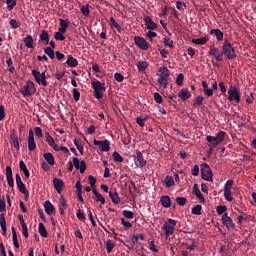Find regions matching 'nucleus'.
I'll list each match as a JSON object with an SVG mask.
<instances>
[{
  "label": "nucleus",
  "mask_w": 256,
  "mask_h": 256,
  "mask_svg": "<svg viewBox=\"0 0 256 256\" xmlns=\"http://www.w3.org/2000/svg\"><path fill=\"white\" fill-rule=\"evenodd\" d=\"M0 227L2 229V235L5 237L7 235V220L5 219V214H0Z\"/></svg>",
  "instance_id": "nucleus-22"
},
{
  "label": "nucleus",
  "mask_w": 256,
  "mask_h": 256,
  "mask_svg": "<svg viewBox=\"0 0 256 256\" xmlns=\"http://www.w3.org/2000/svg\"><path fill=\"white\" fill-rule=\"evenodd\" d=\"M159 78L158 83L160 87H163V89H167L169 85V77H171V72L167 68V66H163L159 68Z\"/></svg>",
  "instance_id": "nucleus-1"
},
{
  "label": "nucleus",
  "mask_w": 256,
  "mask_h": 256,
  "mask_svg": "<svg viewBox=\"0 0 256 256\" xmlns=\"http://www.w3.org/2000/svg\"><path fill=\"white\" fill-rule=\"evenodd\" d=\"M203 96H197L195 98V102L193 103V107H201V105H203Z\"/></svg>",
  "instance_id": "nucleus-50"
},
{
  "label": "nucleus",
  "mask_w": 256,
  "mask_h": 256,
  "mask_svg": "<svg viewBox=\"0 0 256 256\" xmlns=\"http://www.w3.org/2000/svg\"><path fill=\"white\" fill-rule=\"evenodd\" d=\"M164 45H165L166 47H170V49H173V47H175V46L173 45V40H171V38H169V37H165V38H164Z\"/></svg>",
  "instance_id": "nucleus-56"
},
{
  "label": "nucleus",
  "mask_w": 256,
  "mask_h": 256,
  "mask_svg": "<svg viewBox=\"0 0 256 256\" xmlns=\"http://www.w3.org/2000/svg\"><path fill=\"white\" fill-rule=\"evenodd\" d=\"M222 225L228 229V231H235V224L233 222V219L229 217V214L224 213L222 215Z\"/></svg>",
  "instance_id": "nucleus-10"
},
{
  "label": "nucleus",
  "mask_w": 256,
  "mask_h": 256,
  "mask_svg": "<svg viewBox=\"0 0 256 256\" xmlns=\"http://www.w3.org/2000/svg\"><path fill=\"white\" fill-rule=\"evenodd\" d=\"M54 39H56V41H65V36L61 31H58L55 33Z\"/></svg>",
  "instance_id": "nucleus-57"
},
{
  "label": "nucleus",
  "mask_w": 256,
  "mask_h": 256,
  "mask_svg": "<svg viewBox=\"0 0 256 256\" xmlns=\"http://www.w3.org/2000/svg\"><path fill=\"white\" fill-rule=\"evenodd\" d=\"M12 241L15 249H19V240L17 239V231L15 230V227H12Z\"/></svg>",
  "instance_id": "nucleus-33"
},
{
  "label": "nucleus",
  "mask_w": 256,
  "mask_h": 256,
  "mask_svg": "<svg viewBox=\"0 0 256 256\" xmlns=\"http://www.w3.org/2000/svg\"><path fill=\"white\" fill-rule=\"evenodd\" d=\"M53 185L57 193H61L63 191V187L65 186V182L59 178H54L53 179Z\"/></svg>",
  "instance_id": "nucleus-20"
},
{
  "label": "nucleus",
  "mask_w": 256,
  "mask_h": 256,
  "mask_svg": "<svg viewBox=\"0 0 256 256\" xmlns=\"http://www.w3.org/2000/svg\"><path fill=\"white\" fill-rule=\"evenodd\" d=\"M6 179L9 187H15V181L13 180V169H11V166H6Z\"/></svg>",
  "instance_id": "nucleus-18"
},
{
  "label": "nucleus",
  "mask_w": 256,
  "mask_h": 256,
  "mask_svg": "<svg viewBox=\"0 0 256 256\" xmlns=\"http://www.w3.org/2000/svg\"><path fill=\"white\" fill-rule=\"evenodd\" d=\"M19 167H20V171H22L24 173L25 177L27 179H29L31 174L29 173V169H27V164H25V162L23 160H21L20 164H19Z\"/></svg>",
  "instance_id": "nucleus-31"
},
{
  "label": "nucleus",
  "mask_w": 256,
  "mask_h": 256,
  "mask_svg": "<svg viewBox=\"0 0 256 256\" xmlns=\"http://www.w3.org/2000/svg\"><path fill=\"white\" fill-rule=\"evenodd\" d=\"M225 135H226V133L223 131H219L216 134V140L218 141V143H223V141L225 140Z\"/></svg>",
  "instance_id": "nucleus-49"
},
{
  "label": "nucleus",
  "mask_w": 256,
  "mask_h": 256,
  "mask_svg": "<svg viewBox=\"0 0 256 256\" xmlns=\"http://www.w3.org/2000/svg\"><path fill=\"white\" fill-rule=\"evenodd\" d=\"M111 29H116L118 31V33H123V28L121 27V25H119V23H117V21L115 20L114 17L110 18V23H109Z\"/></svg>",
  "instance_id": "nucleus-25"
},
{
  "label": "nucleus",
  "mask_w": 256,
  "mask_h": 256,
  "mask_svg": "<svg viewBox=\"0 0 256 256\" xmlns=\"http://www.w3.org/2000/svg\"><path fill=\"white\" fill-rule=\"evenodd\" d=\"M147 119H149V116L142 115L136 118V123L139 125V127H145V121H147Z\"/></svg>",
  "instance_id": "nucleus-36"
},
{
  "label": "nucleus",
  "mask_w": 256,
  "mask_h": 256,
  "mask_svg": "<svg viewBox=\"0 0 256 256\" xmlns=\"http://www.w3.org/2000/svg\"><path fill=\"white\" fill-rule=\"evenodd\" d=\"M233 183V180H228L224 186V198L226 201H229V203L233 201V196L231 195V187H233Z\"/></svg>",
  "instance_id": "nucleus-13"
},
{
  "label": "nucleus",
  "mask_w": 256,
  "mask_h": 256,
  "mask_svg": "<svg viewBox=\"0 0 256 256\" xmlns=\"http://www.w3.org/2000/svg\"><path fill=\"white\" fill-rule=\"evenodd\" d=\"M144 23L149 31H155V29H157V23H155V21H153L149 16L144 17Z\"/></svg>",
  "instance_id": "nucleus-19"
},
{
  "label": "nucleus",
  "mask_w": 256,
  "mask_h": 256,
  "mask_svg": "<svg viewBox=\"0 0 256 256\" xmlns=\"http://www.w3.org/2000/svg\"><path fill=\"white\" fill-rule=\"evenodd\" d=\"M203 209V206L201 205H196L192 208V215H201V211Z\"/></svg>",
  "instance_id": "nucleus-48"
},
{
  "label": "nucleus",
  "mask_w": 256,
  "mask_h": 256,
  "mask_svg": "<svg viewBox=\"0 0 256 256\" xmlns=\"http://www.w3.org/2000/svg\"><path fill=\"white\" fill-rule=\"evenodd\" d=\"M222 55H225L226 59L228 61H232V59H235L237 57V54L235 53V48L229 42V40H225L222 45Z\"/></svg>",
  "instance_id": "nucleus-2"
},
{
  "label": "nucleus",
  "mask_w": 256,
  "mask_h": 256,
  "mask_svg": "<svg viewBox=\"0 0 256 256\" xmlns=\"http://www.w3.org/2000/svg\"><path fill=\"white\" fill-rule=\"evenodd\" d=\"M93 143H94V145L99 147L100 151H102V152L111 151V142H109V140L94 139Z\"/></svg>",
  "instance_id": "nucleus-11"
},
{
  "label": "nucleus",
  "mask_w": 256,
  "mask_h": 256,
  "mask_svg": "<svg viewBox=\"0 0 256 256\" xmlns=\"http://www.w3.org/2000/svg\"><path fill=\"white\" fill-rule=\"evenodd\" d=\"M43 157H44V159H45V161H46V163H47L48 165H55V157L53 156L52 153H50V152L45 153V154L43 155Z\"/></svg>",
  "instance_id": "nucleus-30"
},
{
  "label": "nucleus",
  "mask_w": 256,
  "mask_h": 256,
  "mask_svg": "<svg viewBox=\"0 0 256 256\" xmlns=\"http://www.w3.org/2000/svg\"><path fill=\"white\" fill-rule=\"evenodd\" d=\"M66 65H68V67H77V65H79V61H77V58L72 55H68Z\"/></svg>",
  "instance_id": "nucleus-28"
},
{
  "label": "nucleus",
  "mask_w": 256,
  "mask_h": 256,
  "mask_svg": "<svg viewBox=\"0 0 256 256\" xmlns=\"http://www.w3.org/2000/svg\"><path fill=\"white\" fill-rule=\"evenodd\" d=\"M72 93H73V99L74 101H79V99H81V92H79V90H77V88H74L72 90Z\"/></svg>",
  "instance_id": "nucleus-53"
},
{
  "label": "nucleus",
  "mask_w": 256,
  "mask_h": 256,
  "mask_svg": "<svg viewBox=\"0 0 256 256\" xmlns=\"http://www.w3.org/2000/svg\"><path fill=\"white\" fill-rule=\"evenodd\" d=\"M201 177L204 181H209L210 183H213V171L211 170L209 164L203 163L201 165Z\"/></svg>",
  "instance_id": "nucleus-6"
},
{
  "label": "nucleus",
  "mask_w": 256,
  "mask_h": 256,
  "mask_svg": "<svg viewBox=\"0 0 256 256\" xmlns=\"http://www.w3.org/2000/svg\"><path fill=\"white\" fill-rule=\"evenodd\" d=\"M81 13L84 15V17H89V15L91 13V11L89 10V5H87L86 7L82 6Z\"/></svg>",
  "instance_id": "nucleus-58"
},
{
  "label": "nucleus",
  "mask_w": 256,
  "mask_h": 256,
  "mask_svg": "<svg viewBox=\"0 0 256 256\" xmlns=\"http://www.w3.org/2000/svg\"><path fill=\"white\" fill-rule=\"evenodd\" d=\"M162 207H165V209H169L171 207V197L168 195L162 196L160 198Z\"/></svg>",
  "instance_id": "nucleus-27"
},
{
  "label": "nucleus",
  "mask_w": 256,
  "mask_h": 256,
  "mask_svg": "<svg viewBox=\"0 0 256 256\" xmlns=\"http://www.w3.org/2000/svg\"><path fill=\"white\" fill-rule=\"evenodd\" d=\"M92 87L94 89V97L96 99H103V93H105V83H101L99 80L92 82Z\"/></svg>",
  "instance_id": "nucleus-5"
},
{
  "label": "nucleus",
  "mask_w": 256,
  "mask_h": 256,
  "mask_svg": "<svg viewBox=\"0 0 256 256\" xmlns=\"http://www.w3.org/2000/svg\"><path fill=\"white\" fill-rule=\"evenodd\" d=\"M74 145L76 147V149H78L79 153H81V155H83V145L79 144V140L75 139L74 140Z\"/></svg>",
  "instance_id": "nucleus-61"
},
{
  "label": "nucleus",
  "mask_w": 256,
  "mask_h": 256,
  "mask_svg": "<svg viewBox=\"0 0 256 256\" xmlns=\"http://www.w3.org/2000/svg\"><path fill=\"white\" fill-rule=\"evenodd\" d=\"M163 183L165 187H173V185H175V180L173 179V176H166Z\"/></svg>",
  "instance_id": "nucleus-37"
},
{
  "label": "nucleus",
  "mask_w": 256,
  "mask_h": 256,
  "mask_svg": "<svg viewBox=\"0 0 256 256\" xmlns=\"http://www.w3.org/2000/svg\"><path fill=\"white\" fill-rule=\"evenodd\" d=\"M193 193L200 201H202V203H205V197H203V194L201 193V190H199V186L197 184L193 185Z\"/></svg>",
  "instance_id": "nucleus-26"
},
{
  "label": "nucleus",
  "mask_w": 256,
  "mask_h": 256,
  "mask_svg": "<svg viewBox=\"0 0 256 256\" xmlns=\"http://www.w3.org/2000/svg\"><path fill=\"white\" fill-rule=\"evenodd\" d=\"M228 100L235 101V103L241 102V95L239 94L237 86H230V89L228 90Z\"/></svg>",
  "instance_id": "nucleus-8"
},
{
  "label": "nucleus",
  "mask_w": 256,
  "mask_h": 256,
  "mask_svg": "<svg viewBox=\"0 0 256 256\" xmlns=\"http://www.w3.org/2000/svg\"><path fill=\"white\" fill-rule=\"evenodd\" d=\"M10 139L12 141L13 147H15V149H17V151H19V149H20L19 143L21 141H23V138L22 137L19 138V136L17 135V132L15 130H13L10 134Z\"/></svg>",
  "instance_id": "nucleus-15"
},
{
  "label": "nucleus",
  "mask_w": 256,
  "mask_h": 256,
  "mask_svg": "<svg viewBox=\"0 0 256 256\" xmlns=\"http://www.w3.org/2000/svg\"><path fill=\"white\" fill-rule=\"evenodd\" d=\"M28 149L29 151H35V149H37V144L35 143V133H33L32 129L29 130Z\"/></svg>",
  "instance_id": "nucleus-16"
},
{
  "label": "nucleus",
  "mask_w": 256,
  "mask_h": 256,
  "mask_svg": "<svg viewBox=\"0 0 256 256\" xmlns=\"http://www.w3.org/2000/svg\"><path fill=\"white\" fill-rule=\"evenodd\" d=\"M184 81L185 76L183 74H179L176 78V84L178 85V87H182Z\"/></svg>",
  "instance_id": "nucleus-52"
},
{
  "label": "nucleus",
  "mask_w": 256,
  "mask_h": 256,
  "mask_svg": "<svg viewBox=\"0 0 256 256\" xmlns=\"http://www.w3.org/2000/svg\"><path fill=\"white\" fill-rule=\"evenodd\" d=\"M59 21L60 27L58 31H60V33H67V28L69 27V20H64L63 18H60Z\"/></svg>",
  "instance_id": "nucleus-24"
},
{
  "label": "nucleus",
  "mask_w": 256,
  "mask_h": 256,
  "mask_svg": "<svg viewBox=\"0 0 256 256\" xmlns=\"http://www.w3.org/2000/svg\"><path fill=\"white\" fill-rule=\"evenodd\" d=\"M36 91L37 89L35 88V83L32 81H27L26 85L21 88L20 93L23 95V97H33Z\"/></svg>",
  "instance_id": "nucleus-4"
},
{
  "label": "nucleus",
  "mask_w": 256,
  "mask_h": 256,
  "mask_svg": "<svg viewBox=\"0 0 256 256\" xmlns=\"http://www.w3.org/2000/svg\"><path fill=\"white\" fill-rule=\"evenodd\" d=\"M210 35H215L217 41H223V32L220 29H212Z\"/></svg>",
  "instance_id": "nucleus-32"
},
{
  "label": "nucleus",
  "mask_w": 256,
  "mask_h": 256,
  "mask_svg": "<svg viewBox=\"0 0 256 256\" xmlns=\"http://www.w3.org/2000/svg\"><path fill=\"white\" fill-rule=\"evenodd\" d=\"M175 227H177V220L169 218L168 221L164 223L162 229L165 233L166 239H169V237L175 233Z\"/></svg>",
  "instance_id": "nucleus-3"
},
{
  "label": "nucleus",
  "mask_w": 256,
  "mask_h": 256,
  "mask_svg": "<svg viewBox=\"0 0 256 256\" xmlns=\"http://www.w3.org/2000/svg\"><path fill=\"white\" fill-rule=\"evenodd\" d=\"M121 224L125 227V231H127V229H131L133 227V224H131V222L125 220V218H121Z\"/></svg>",
  "instance_id": "nucleus-54"
},
{
  "label": "nucleus",
  "mask_w": 256,
  "mask_h": 256,
  "mask_svg": "<svg viewBox=\"0 0 256 256\" xmlns=\"http://www.w3.org/2000/svg\"><path fill=\"white\" fill-rule=\"evenodd\" d=\"M227 211V206H217L216 207V212L218 213V215H225V212Z\"/></svg>",
  "instance_id": "nucleus-55"
},
{
  "label": "nucleus",
  "mask_w": 256,
  "mask_h": 256,
  "mask_svg": "<svg viewBox=\"0 0 256 256\" xmlns=\"http://www.w3.org/2000/svg\"><path fill=\"white\" fill-rule=\"evenodd\" d=\"M122 215L126 217V219H133V212L130 210H124Z\"/></svg>",
  "instance_id": "nucleus-62"
},
{
  "label": "nucleus",
  "mask_w": 256,
  "mask_h": 256,
  "mask_svg": "<svg viewBox=\"0 0 256 256\" xmlns=\"http://www.w3.org/2000/svg\"><path fill=\"white\" fill-rule=\"evenodd\" d=\"M45 138H46V142L48 143V145L50 147H52L53 144L55 143V139L52 136L49 135V132H46Z\"/></svg>",
  "instance_id": "nucleus-51"
},
{
  "label": "nucleus",
  "mask_w": 256,
  "mask_h": 256,
  "mask_svg": "<svg viewBox=\"0 0 256 256\" xmlns=\"http://www.w3.org/2000/svg\"><path fill=\"white\" fill-rule=\"evenodd\" d=\"M44 209L47 215H53L55 213V206L50 201L44 203Z\"/></svg>",
  "instance_id": "nucleus-23"
},
{
  "label": "nucleus",
  "mask_w": 256,
  "mask_h": 256,
  "mask_svg": "<svg viewBox=\"0 0 256 256\" xmlns=\"http://www.w3.org/2000/svg\"><path fill=\"white\" fill-rule=\"evenodd\" d=\"M25 47L28 49H33V36L28 34L24 39H23Z\"/></svg>",
  "instance_id": "nucleus-29"
},
{
  "label": "nucleus",
  "mask_w": 256,
  "mask_h": 256,
  "mask_svg": "<svg viewBox=\"0 0 256 256\" xmlns=\"http://www.w3.org/2000/svg\"><path fill=\"white\" fill-rule=\"evenodd\" d=\"M41 42H44L45 45H47L49 43V32H47L46 30H43L40 35L39 43H41Z\"/></svg>",
  "instance_id": "nucleus-34"
},
{
  "label": "nucleus",
  "mask_w": 256,
  "mask_h": 256,
  "mask_svg": "<svg viewBox=\"0 0 256 256\" xmlns=\"http://www.w3.org/2000/svg\"><path fill=\"white\" fill-rule=\"evenodd\" d=\"M134 163L139 169L147 165V160L143 158V153H141V151H136V153L134 154Z\"/></svg>",
  "instance_id": "nucleus-12"
},
{
  "label": "nucleus",
  "mask_w": 256,
  "mask_h": 256,
  "mask_svg": "<svg viewBox=\"0 0 256 256\" xmlns=\"http://www.w3.org/2000/svg\"><path fill=\"white\" fill-rule=\"evenodd\" d=\"M38 231L41 237H47V229L45 228V224H43L42 222L39 223Z\"/></svg>",
  "instance_id": "nucleus-42"
},
{
  "label": "nucleus",
  "mask_w": 256,
  "mask_h": 256,
  "mask_svg": "<svg viewBox=\"0 0 256 256\" xmlns=\"http://www.w3.org/2000/svg\"><path fill=\"white\" fill-rule=\"evenodd\" d=\"M209 55L215 57L216 61H223V52L219 50V48L215 47V45L210 46Z\"/></svg>",
  "instance_id": "nucleus-14"
},
{
  "label": "nucleus",
  "mask_w": 256,
  "mask_h": 256,
  "mask_svg": "<svg viewBox=\"0 0 256 256\" xmlns=\"http://www.w3.org/2000/svg\"><path fill=\"white\" fill-rule=\"evenodd\" d=\"M139 239L140 241H145V235L143 234L133 235V238H132L133 245H136V243H139Z\"/></svg>",
  "instance_id": "nucleus-45"
},
{
  "label": "nucleus",
  "mask_w": 256,
  "mask_h": 256,
  "mask_svg": "<svg viewBox=\"0 0 256 256\" xmlns=\"http://www.w3.org/2000/svg\"><path fill=\"white\" fill-rule=\"evenodd\" d=\"M207 41H209V38H207V37L192 39V43L194 45H205L207 43Z\"/></svg>",
  "instance_id": "nucleus-39"
},
{
  "label": "nucleus",
  "mask_w": 256,
  "mask_h": 256,
  "mask_svg": "<svg viewBox=\"0 0 256 256\" xmlns=\"http://www.w3.org/2000/svg\"><path fill=\"white\" fill-rule=\"evenodd\" d=\"M113 157V161H115V163H123V156H121V154H119V152L115 151L112 154Z\"/></svg>",
  "instance_id": "nucleus-43"
},
{
  "label": "nucleus",
  "mask_w": 256,
  "mask_h": 256,
  "mask_svg": "<svg viewBox=\"0 0 256 256\" xmlns=\"http://www.w3.org/2000/svg\"><path fill=\"white\" fill-rule=\"evenodd\" d=\"M20 193H23V195H29V191H27V187L25 186V183L22 182H18L16 183Z\"/></svg>",
  "instance_id": "nucleus-38"
},
{
  "label": "nucleus",
  "mask_w": 256,
  "mask_h": 256,
  "mask_svg": "<svg viewBox=\"0 0 256 256\" xmlns=\"http://www.w3.org/2000/svg\"><path fill=\"white\" fill-rule=\"evenodd\" d=\"M78 169H79L80 173H85V171L87 169V164L85 163V160H82L80 162V166Z\"/></svg>",
  "instance_id": "nucleus-64"
},
{
  "label": "nucleus",
  "mask_w": 256,
  "mask_h": 256,
  "mask_svg": "<svg viewBox=\"0 0 256 256\" xmlns=\"http://www.w3.org/2000/svg\"><path fill=\"white\" fill-rule=\"evenodd\" d=\"M105 244L107 253H111V251L115 249V243L113 242V240H107Z\"/></svg>",
  "instance_id": "nucleus-44"
},
{
  "label": "nucleus",
  "mask_w": 256,
  "mask_h": 256,
  "mask_svg": "<svg viewBox=\"0 0 256 256\" xmlns=\"http://www.w3.org/2000/svg\"><path fill=\"white\" fill-rule=\"evenodd\" d=\"M154 101L158 104L163 103V96H161V94L159 93H154Z\"/></svg>",
  "instance_id": "nucleus-60"
},
{
  "label": "nucleus",
  "mask_w": 256,
  "mask_h": 256,
  "mask_svg": "<svg viewBox=\"0 0 256 256\" xmlns=\"http://www.w3.org/2000/svg\"><path fill=\"white\" fill-rule=\"evenodd\" d=\"M88 182L92 189H95V183H97V179H95L93 176H88Z\"/></svg>",
  "instance_id": "nucleus-63"
},
{
  "label": "nucleus",
  "mask_w": 256,
  "mask_h": 256,
  "mask_svg": "<svg viewBox=\"0 0 256 256\" xmlns=\"http://www.w3.org/2000/svg\"><path fill=\"white\" fill-rule=\"evenodd\" d=\"M134 43L139 49H142V51H147L148 49H151V45L147 43V40H145V38L143 37L135 36Z\"/></svg>",
  "instance_id": "nucleus-9"
},
{
  "label": "nucleus",
  "mask_w": 256,
  "mask_h": 256,
  "mask_svg": "<svg viewBox=\"0 0 256 256\" xmlns=\"http://www.w3.org/2000/svg\"><path fill=\"white\" fill-rule=\"evenodd\" d=\"M206 141L211 143L212 147H217V145H219V141L217 140L216 136H207Z\"/></svg>",
  "instance_id": "nucleus-40"
},
{
  "label": "nucleus",
  "mask_w": 256,
  "mask_h": 256,
  "mask_svg": "<svg viewBox=\"0 0 256 256\" xmlns=\"http://www.w3.org/2000/svg\"><path fill=\"white\" fill-rule=\"evenodd\" d=\"M178 97H180L182 101H187V99H191V92H189L187 88H183L178 93Z\"/></svg>",
  "instance_id": "nucleus-21"
},
{
  "label": "nucleus",
  "mask_w": 256,
  "mask_h": 256,
  "mask_svg": "<svg viewBox=\"0 0 256 256\" xmlns=\"http://www.w3.org/2000/svg\"><path fill=\"white\" fill-rule=\"evenodd\" d=\"M32 75H33L36 83H38V85L47 87L48 83H47V76L45 75V72L41 73L37 70H32Z\"/></svg>",
  "instance_id": "nucleus-7"
},
{
  "label": "nucleus",
  "mask_w": 256,
  "mask_h": 256,
  "mask_svg": "<svg viewBox=\"0 0 256 256\" xmlns=\"http://www.w3.org/2000/svg\"><path fill=\"white\" fill-rule=\"evenodd\" d=\"M109 197H110L112 203H114V205H119L121 203V198L119 197V194L117 193V189L112 188L109 191Z\"/></svg>",
  "instance_id": "nucleus-17"
},
{
  "label": "nucleus",
  "mask_w": 256,
  "mask_h": 256,
  "mask_svg": "<svg viewBox=\"0 0 256 256\" xmlns=\"http://www.w3.org/2000/svg\"><path fill=\"white\" fill-rule=\"evenodd\" d=\"M44 53H46V55H48V57H50V59H55V50H53V48L46 47L44 49Z\"/></svg>",
  "instance_id": "nucleus-46"
},
{
  "label": "nucleus",
  "mask_w": 256,
  "mask_h": 256,
  "mask_svg": "<svg viewBox=\"0 0 256 256\" xmlns=\"http://www.w3.org/2000/svg\"><path fill=\"white\" fill-rule=\"evenodd\" d=\"M176 203H177L180 207H185V205H187V198H185V197H177V198H176Z\"/></svg>",
  "instance_id": "nucleus-47"
},
{
  "label": "nucleus",
  "mask_w": 256,
  "mask_h": 256,
  "mask_svg": "<svg viewBox=\"0 0 256 256\" xmlns=\"http://www.w3.org/2000/svg\"><path fill=\"white\" fill-rule=\"evenodd\" d=\"M138 71L140 73H143V71L147 70V67H149V63L147 61H139L137 63Z\"/></svg>",
  "instance_id": "nucleus-35"
},
{
  "label": "nucleus",
  "mask_w": 256,
  "mask_h": 256,
  "mask_svg": "<svg viewBox=\"0 0 256 256\" xmlns=\"http://www.w3.org/2000/svg\"><path fill=\"white\" fill-rule=\"evenodd\" d=\"M8 11H13L17 7V0H6Z\"/></svg>",
  "instance_id": "nucleus-41"
},
{
  "label": "nucleus",
  "mask_w": 256,
  "mask_h": 256,
  "mask_svg": "<svg viewBox=\"0 0 256 256\" xmlns=\"http://www.w3.org/2000/svg\"><path fill=\"white\" fill-rule=\"evenodd\" d=\"M19 25H21L19 21H16L15 19L10 20V27L12 29H19Z\"/></svg>",
  "instance_id": "nucleus-59"
}]
</instances>
